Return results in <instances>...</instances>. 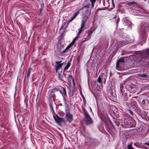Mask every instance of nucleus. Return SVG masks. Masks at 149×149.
I'll return each instance as SVG.
<instances>
[{
	"label": "nucleus",
	"instance_id": "nucleus-1",
	"mask_svg": "<svg viewBox=\"0 0 149 149\" xmlns=\"http://www.w3.org/2000/svg\"><path fill=\"white\" fill-rule=\"evenodd\" d=\"M127 114H123L121 119V126L122 127H125L124 126L127 127H133L136 125L135 121L129 118Z\"/></svg>",
	"mask_w": 149,
	"mask_h": 149
},
{
	"label": "nucleus",
	"instance_id": "nucleus-2",
	"mask_svg": "<svg viewBox=\"0 0 149 149\" xmlns=\"http://www.w3.org/2000/svg\"><path fill=\"white\" fill-rule=\"evenodd\" d=\"M125 88L130 93H134L137 90V87L136 85L131 83V80L127 79L124 82Z\"/></svg>",
	"mask_w": 149,
	"mask_h": 149
},
{
	"label": "nucleus",
	"instance_id": "nucleus-3",
	"mask_svg": "<svg viewBox=\"0 0 149 149\" xmlns=\"http://www.w3.org/2000/svg\"><path fill=\"white\" fill-rule=\"evenodd\" d=\"M91 4L90 3H87V4L84 6L82 7L78 11H79V12L81 11H82V13L86 16L87 15L88 12L90 13L91 9L90 7Z\"/></svg>",
	"mask_w": 149,
	"mask_h": 149
},
{
	"label": "nucleus",
	"instance_id": "nucleus-4",
	"mask_svg": "<svg viewBox=\"0 0 149 149\" xmlns=\"http://www.w3.org/2000/svg\"><path fill=\"white\" fill-rule=\"evenodd\" d=\"M133 14L136 15L143 16L145 12L144 10L140 7H136L135 8H133L131 10Z\"/></svg>",
	"mask_w": 149,
	"mask_h": 149
},
{
	"label": "nucleus",
	"instance_id": "nucleus-5",
	"mask_svg": "<svg viewBox=\"0 0 149 149\" xmlns=\"http://www.w3.org/2000/svg\"><path fill=\"white\" fill-rule=\"evenodd\" d=\"M113 109L114 110H112L110 111V114L113 118L116 119L119 117V112L118 109L116 107H114Z\"/></svg>",
	"mask_w": 149,
	"mask_h": 149
},
{
	"label": "nucleus",
	"instance_id": "nucleus-6",
	"mask_svg": "<svg viewBox=\"0 0 149 149\" xmlns=\"http://www.w3.org/2000/svg\"><path fill=\"white\" fill-rule=\"evenodd\" d=\"M53 117L56 123L58 125H61L62 123L65 122V120L63 118L59 117L56 113L53 115Z\"/></svg>",
	"mask_w": 149,
	"mask_h": 149
},
{
	"label": "nucleus",
	"instance_id": "nucleus-7",
	"mask_svg": "<svg viewBox=\"0 0 149 149\" xmlns=\"http://www.w3.org/2000/svg\"><path fill=\"white\" fill-rule=\"evenodd\" d=\"M129 41V38H126L122 41L119 42L118 43V47L119 48L125 46L129 43L130 42Z\"/></svg>",
	"mask_w": 149,
	"mask_h": 149
},
{
	"label": "nucleus",
	"instance_id": "nucleus-8",
	"mask_svg": "<svg viewBox=\"0 0 149 149\" xmlns=\"http://www.w3.org/2000/svg\"><path fill=\"white\" fill-rule=\"evenodd\" d=\"M84 113L86 119L85 124L87 125L91 124L93 123V120L91 118L87 113L84 112Z\"/></svg>",
	"mask_w": 149,
	"mask_h": 149
},
{
	"label": "nucleus",
	"instance_id": "nucleus-9",
	"mask_svg": "<svg viewBox=\"0 0 149 149\" xmlns=\"http://www.w3.org/2000/svg\"><path fill=\"white\" fill-rule=\"evenodd\" d=\"M107 76V72L101 73L97 80V82L99 83H101L102 82V79H104L105 81Z\"/></svg>",
	"mask_w": 149,
	"mask_h": 149
},
{
	"label": "nucleus",
	"instance_id": "nucleus-10",
	"mask_svg": "<svg viewBox=\"0 0 149 149\" xmlns=\"http://www.w3.org/2000/svg\"><path fill=\"white\" fill-rule=\"evenodd\" d=\"M65 116L68 121L71 123L73 119V117L72 114L68 112H65Z\"/></svg>",
	"mask_w": 149,
	"mask_h": 149
},
{
	"label": "nucleus",
	"instance_id": "nucleus-11",
	"mask_svg": "<svg viewBox=\"0 0 149 149\" xmlns=\"http://www.w3.org/2000/svg\"><path fill=\"white\" fill-rule=\"evenodd\" d=\"M123 19L124 20V24L127 26H129L130 28H131L133 26V24L129 20L127 19L126 18H124Z\"/></svg>",
	"mask_w": 149,
	"mask_h": 149
},
{
	"label": "nucleus",
	"instance_id": "nucleus-12",
	"mask_svg": "<svg viewBox=\"0 0 149 149\" xmlns=\"http://www.w3.org/2000/svg\"><path fill=\"white\" fill-rule=\"evenodd\" d=\"M61 61H56V66L55 70L56 72L64 64V63H62L60 64Z\"/></svg>",
	"mask_w": 149,
	"mask_h": 149
},
{
	"label": "nucleus",
	"instance_id": "nucleus-13",
	"mask_svg": "<svg viewBox=\"0 0 149 149\" xmlns=\"http://www.w3.org/2000/svg\"><path fill=\"white\" fill-rule=\"evenodd\" d=\"M59 91L63 96L64 100L65 101V96L66 95L65 89L63 88L59 90Z\"/></svg>",
	"mask_w": 149,
	"mask_h": 149
},
{
	"label": "nucleus",
	"instance_id": "nucleus-14",
	"mask_svg": "<svg viewBox=\"0 0 149 149\" xmlns=\"http://www.w3.org/2000/svg\"><path fill=\"white\" fill-rule=\"evenodd\" d=\"M79 13V11H78V12L74 13L73 15L71 17L70 19L68 20V23H70L73 21Z\"/></svg>",
	"mask_w": 149,
	"mask_h": 149
},
{
	"label": "nucleus",
	"instance_id": "nucleus-15",
	"mask_svg": "<svg viewBox=\"0 0 149 149\" xmlns=\"http://www.w3.org/2000/svg\"><path fill=\"white\" fill-rule=\"evenodd\" d=\"M48 93L50 97L53 98V100L55 98V95L54 91H49Z\"/></svg>",
	"mask_w": 149,
	"mask_h": 149
},
{
	"label": "nucleus",
	"instance_id": "nucleus-16",
	"mask_svg": "<svg viewBox=\"0 0 149 149\" xmlns=\"http://www.w3.org/2000/svg\"><path fill=\"white\" fill-rule=\"evenodd\" d=\"M131 107L136 110L137 108V103L136 102L134 101L131 103Z\"/></svg>",
	"mask_w": 149,
	"mask_h": 149
},
{
	"label": "nucleus",
	"instance_id": "nucleus-17",
	"mask_svg": "<svg viewBox=\"0 0 149 149\" xmlns=\"http://www.w3.org/2000/svg\"><path fill=\"white\" fill-rule=\"evenodd\" d=\"M70 48V45H68L67 47L63 51L61 52L60 50H58V51L61 52V55H64L65 54V53L67 52L68 50Z\"/></svg>",
	"mask_w": 149,
	"mask_h": 149
},
{
	"label": "nucleus",
	"instance_id": "nucleus-18",
	"mask_svg": "<svg viewBox=\"0 0 149 149\" xmlns=\"http://www.w3.org/2000/svg\"><path fill=\"white\" fill-rule=\"evenodd\" d=\"M113 19L115 20V23L116 25V27L117 28L118 26V22L120 21V18L119 17L117 18V17L115 16L113 18Z\"/></svg>",
	"mask_w": 149,
	"mask_h": 149
},
{
	"label": "nucleus",
	"instance_id": "nucleus-19",
	"mask_svg": "<svg viewBox=\"0 0 149 149\" xmlns=\"http://www.w3.org/2000/svg\"><path fill=\"white\" fill-rule=\"evenodd\" d=\"M124 61V60L123 58H120L118 60V61L116 64V68L118 69V68L119 67V62L123 63Z\"/></svg>",
	"mask_w": 149,
	"mask_h": 149
},
{
	"label": "nucleus",
	"instance_id": "nucleus-20",
	"mask_svg": "<svg viewBox=\"0 0 149 149\" xmlns=\"http://www.w3.org/2000/svg\"><path fill=\"white\" fill-rule=\"evenodd\" d=\"M91 3V9H92L93 8L94 6V5L95 3L96 0H89Z\"/></svg>",
	"mask_w": 149,
	"mask_h": 149
},
{
	"label": "nucleus",
	"instance_id": "nucleus-21",
	"mask_svg": "<svg viewBox=\"0 0 149 149\" xmlns=\"http://www.w3.org/2000/svg\"><path fill=\"white\" fill-rule=\"evenodd\" d=\"M138 76L143 78H146L148 77V75L146 74H139Z\"/></svg>",
	"mask_w": 149,
	"mask_h": 149
},
{
	"label": "nucleus",
	"instance_id": "nucleus-22",
	"mask_svg": "<svg viewBox=\"0 0 149 149\" xmlns=\"http://www.w3.org/2000/svg\"><path fill=\"white\" fill-rule=\"evenodd\" d=\"M146 34V32L145 31H143L142 33V40H145Z\"/></svg>",
	"mask_w": 149,
	"mask_h": 149
},
{
	"label": "nucleus",
	"instance_id": "nucleus-23",
	"mask_svg": "<svg viewBox=\"0 0 149 149\" xmlns=\"http://www.w3.org/2000/svg\"><path fill=\"white\" fill-rule=\"evenodd\" d=\"M68 78L69 81H70L71 80H72L73 82V84H74L75 83L74 80L72 78V77L71 75H69L68 76Z\"/></svg>",
	"mask_w": 149,
	"mask_h": 149
},
{
	"label": "nucleus",
	"instance_id": "nucleus-24",
	"mask_svg": "<svg viewBox=\"0 0 149 149\" xmlns=\"http://www.w3.org/2000/svg\"><path fill=\"white\" fill-rule=\"evenodd\" d=\"M32 70V68H29L28 69V72H27V79L29 77L30 75V74H31V72Z\"/></svg>",
	"mask_w": 149,
	"mask_h": 149
},
{
	"label": "nucleus",
	"instance_id": "nucleus-25",
	"mask_svg": "<svg viewBox=\"0 0 149 149\" xmlns=\"http://www.w3.org/2000/svg\"><path fill=\"white\" fill-rule=\"evenodd\" d=\"M70 63L69 62H68L67 63V65L64 67V71H65L67 70L70 67Z\"/></svg>",
	"mask_w": 149,
	"mask_h": 149
},
{
	"label": "nucleus",
	"instance_id": "nucleus-26",
	"mask_svg": "<svg viewBox=\"0 0 149 149\" xmlns=\"http://www.w3.org/2000/svg\"><path fill=\"white\" fill-rule=\"evenodd\" d=\"M146 54L145 53H142L141 54L140 56L141 58H142V59H143V58H146Z\"/></svg>",
	"mask_w": 149,
	"mask_h": 149
},
{
	"label": "nucleus",
	"instance_id": "nucleus-27",
	"mask_svg": "<svg viewBox=\"0 0 149 149\" xmlns=\"http://www.w3.org/2000/svg\"><path fill=\"white\" fill-rule=\"evenodd\" d=\"M124 99V100L126 101H127L128 100V98L127 97V93H125L123 94Z\"/></svg>",
	"mask_w": 149,
	"mask_h": 149
},
{
	"label": "nucleus",
	"instance_id": "nucleus-28",
	"mask_svg": "<svg viewBox=\"0 0 149 149\" xmlns=\"http://www.w3.org/2000/svg\"><path fill=\"white\" fill-rule=\"evenodd\" d=\"M85 22L84 20L83 19L82 20L81 22V27L83 28L85 25Z\"/></svg>",
	"mask_w": 149,
	"mask_h": 149
},
{
	"label": "nucleus",
	"instance_id": "nucleus-29",
	"mask_svg": "<svg viewBox=\"0 0 149 149\" xmlns=\"http://www.w3.org/2000/svg\"><path fill=\"white\" fill-rule=\"evenodd\" d=\"M114 122L117 126H118L120 124V123L119 121L118 120H114Z\"/></svg>",
	"mask_w": 149,
	"mask_h": 149
},
{
	"label": "nucleus",
	"instance_id": "nucleus-30",
	"mask_svg": "<svg viewBox=\"0 0 149 149\" xmlns=\"http://www.w3.org/2000/svg\"><path fill=\"white\" fill-rule=\"evenodd\" d=\"M108 96H109L110 98V99L111 100L112 99V97H113V93L112 92L109 93L108 94Z\"/></svg>",
	"mask_w": 149,
	"mask_h": 149
},
{
	"label": "nucleus",
	"instance_id": "nucleus-31",
	"mask_svg": "<svg viewBox=\"0 0 149 149\" xmlns=\"http://www.w3.org/2000/svg\"><path fill=\"white\" fill-rule=\"evenodd\" d=\"M75 41H76V40H75V39H74L72 41V42L70 44H69L68 45H70V47L72 45H73L74 44Z\"/></svg>",
	"mask_w": 149,
	"mask_h": 149
},
{
	"label": "nucleus",
	"instance_id": "nucleus-32",
	"mask_svg": "<svg viewBox=\"0 0 149 149\" xmlns=\"http://www.w3.org/2000/svg\"><path fill=\"white\" fill-rule=\"evenodd\" d=\"M132 144H130L128 145L127 146L128 149H134L132 146Z\"/></svg>",
	"mask_w": 149,
	"mask_h": 149
},
{
	"label": "nucleus",
	"instance_id": "nucleus-33",
	"mask_svg": "<svg viewBox=\"0 0 149 149\" xmlns=\"http://www.w3.org/2000/svg\"><path fill=\"white\" fill-rule=\"evenodd\" d=\"M127 110L130 114H131L132 116H134L133 113L131 110L128 109H127Z\"/></svg>",
	"mask_w": 149,
	"mask_h": 149
},
{
	"label": "nucleus",
	"instance_id": "nucleus-34",
	"mask_svg": "<svg viewBox=\"0 0 149 149\" xmlns=\"http://www.w3.org/2000/svg\"><path fill=\"white\" fill-rule=\"evenodd\" d=\"M85 105V101L84 100V99H83V103L81 107H82V108L83 110H84V107Z\"/></svg>",
	"mask_w": 149,
	"mask_h": 149
},
{
	"label": "nucleus",
	"instance_id": "nucleus-35",
	"mask_svg": "<svg viewBox=\"0 0 149 149\" xmlns=\"http://www.w3.org/2000/svg\"><path fill=\"white\" fill-rule=\"evenodd\" d=\"M65 115V113L63 112V111H60L59 112V115L61 116H63Z\"/></svg>",
	"mask_w": 149,
	"mask_h": 149
},
{
	"label": "nucleus",
	"instance_id": "nucleus-36",
	"mask_svg": "<svg viewBox=\"0 0 149 149\" xmlns=\"http://www.w3.org/2000/svg\"><path fill=\"white\" fill-rule=\"evenodd\" d=\"M51 109L53 111V112H54V114L55 113L54 112V108L52 106V105L51 104H50L49 105Z\"/></svg>",
	"mask_w": 149,
	"mask_h": 149
},
{
	"label": "nucleus",
	"instance_id": "nucleus-37",
	"mask_svg": "<svg viewBox=\"0 0 149 149\" xmlns=\"http://www.w3.org/2000/svg\"><path fill=\"white\" fill-rule=\"evenodd\" d=\"M141 103L143 105H145L146 104L145 101L144 100H142V102H141Z\"/></svg>",
	"mask_w": 149,
	"mask_h": 149
},
{
	"label": "nucleus",
	"instance_id": "nucleus-38",
	"mask_svg": "<svg viewBox=\"0 0 149 149\" xmlns=\"http://www.w3.org/2000/svg\"><path fill=\"white\" fill-rule=\"evenodd\" d=\"M83 28H82L80 27V28L78 29V32L81 33L82 32Z\"/></svg>",
	"mask_w": 149,
	"mask_h": 149
},
{
	"label": "nucleus",
	"instance_id": "nucleus-39",
	"mask_svg": "<svg viewBox=\"0 0 149 149\" xmlns=\"http://www.w3.org/2000/svg\"><path fill=\"white\" fill-rule=\"evenodd\" d=\"M146 52L147 54L149 55V49H147L146 50Z\"/></svg>",
	"mask_w": 149,
	"mask_h": 149
},
{
	"label": "nucleus",
	"instance_id": "nucleus-40",
	"mask_svg": "<svg viewBox=\"0 0 149 149\" xmlns=\"http://www.w3.org/2000/svg\"><path fill=\"white\" fill-rule=\"evenodd\" d=\"M130 4H132V6H134V5H136V3H135L134 2H131L130 3Z\"/></svg>",
	"mask_w": 149,
	"mask_h": 149
},
{
	"label": "nucleus",
	"instance_id": "nucleus-41",
	"mask_svg": "<svg viewBox=\"0 0 149 149\" xmlns=\"http://www.w3.org/2000/svg\"><path fill=\"white\" fill-rule=\"evenodd\" d=\"M79 38V36H76L74 39H75V40H77Z\"/></svg>",
	"mask_w": 149,
	"mask_h": 149
},
{
	"label": "nucleus",
	"instance_id": "nucleus-42",
	"mask_svg": "<svg viewBox=\"0 0 149 149\" xmlns=\"http://www.w3.org/2000/svg\"><path fill=\"white\" fill-rule=\"evenodd\" d=\"M64 26V24H62V26H61V28H60V30H61L63 29V27Z\"/></svg>",
	"mask_w": 149,
	"mask_h": 149
},
{
	"label": "nucleus",
	"instance_id": "nucleus-43",
	"mask_svg": "<svg viewBox=\"0 0 149 149\" xmlns=\"http://www.w3.org/2000/svg\"><path fill=\"white\" fill-rule=\"evenodd\" d=\"M91 32L90 31H89L88 32V35L89 36L91 35Z\"/></svg>",
	"mask_w": 149,
	"mask_h": 149
},
{
	"label": "nucleus",
	"instance_id": "nucleus-44",
	"mask_svg": "<svg viewBox=\"0 0 149 149\" xmlns=\"http://www.w3.org/2000/svg\"><path fill=\"white\" fill-rule=\"evenodd\" d=\"M80 33H81L78 32V33L77 34V36H79L80 35Z\"/></svg>",
	"mask_w": 149,
	"mask_h": 149
},
{
	"label": "nucleus",
	"instance_id": "nucleus-45",
	"mask_svg": "<svg viewBox=\"0 0 149 149\" xmlns=\"http://www.w3.org/2000/svg\"><path fill=\"white\" fill-rule=\"evenodd\" d=\"M103 10V8H102L101 9H99V8H98L97 9V10Z\"/></svg>",
	"mask_w": 149,
	"mask_h": 149
},
{
	"label": "nucleus",
	"instance_id": "nucleus-46",
	"mask_svg": "<svg viewBox=\"0 0 149 149\" xmlns=\"http://www.w3.org/2000/svg\"><path fill=\"white\" fill-rule=\"evenodd\" d=\"M77 61L79 62V57H78L77 58Z\"/></svg>",
	"mask_w": 149,
	"mask_h": 149
},
{
	"label": "nucleus",
	"instance_id": "nucleus-47",
	"mask_svg": "<svg viewBox=\"0 0 149 149\" xmlns=\"http://www.w3.org/2000/svg\"><path fill=\"white\" fill-rule=\"evenodd\" d=\"M136 97H133V99H132V100H134V99H136Z\"/></svg>",
	"mask_w": 149,
	"mask_h": 149
},
{
	"label": "nucleus",
	"instance_id": "nucleus-48",
	"mask_svg": "<svg viewBox=\"0 0 149 149\" xmlns=\"http://www.w3.org/2000/svg\"><path fill=\"white\" fill-rule=\"evenodd\" d=\"M136 143H134V146H136Z\"/></svg>",
	"mask_w": 149,
	"mask_h": 149
},
{
	"label": "nucleus",
	"instance_id": "nucleus-49",
	"mask_svg": "<svg viewBox=\"0 0 149 149\" xmlns=\"http://www.w3.org/2000/svg\"><path fill=\"white\" fill-rule=\"evenodd\" d=\"M127 103V105L129 104H128V103Z\"/></svg>",
	"mask_w": 149,
	"mask_h": 149
},
{
	"label": "nucleus",
	"instance_id": "nucleus-50",
	"mask_svg": "<svg viewBox=\"0 0 149 149\" xmlns=\"http://www.w3.org/2000/svg\"><path fill=\"white\" fill-rule=\"evenodd\" d=\"M63 48V46H62V47L61 48Z\"/></svg>",
	"mask_w": 149,
	"mask_h": 149
}]
</instances>
